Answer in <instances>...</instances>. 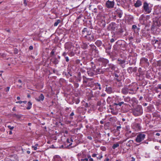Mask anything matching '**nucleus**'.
<instances>
[{
  "label": "nucleus",
  "instance_id": "nucleus-27",
  "mask_svg": "<svg viewBox=\"0 0 161 161\" xmlns=\"http://www.w3.org/2000/svg\"><path fill=\"white\" fill-rule=\"evenodd\" d=\"M95 44L98 47H100L101 46L103 47H105V43H103L101 40H97L95 42Z\"/></svg>",
  "mask_w": 161,
  "mask_h": 161
},
{
  "label": "nucleus",
  "instance_id": "nucleus-48",
  "mask_svg": "<svg viewBox=\"0 0 161 161\" xmlns=\"http://www.w3.org/2000/svg\"><path fill=\"white\" fill-rule=\"evenodd\" d=\"M32 104V103L30 101L28 102V106L26 108V109L28 110L30 109L31 108Z\"/></svg>",
  "mask_w": 161,
  "mask_h": 161
},
{
  "label": "nucleus",
  "instance_id": "nucleus-43",
  "mask_svg": "<svg viewBox=\"0 0 161 161\" xmlns=\"http://www.w3.org/2000/svg\"><path fill=\"white\" fill-rule=\"evenodd\" d=\"M86 32H88L87 29L86 28H84L82 31V36L83 37H84V36H86L85 34Z\"/></svg>",
  "mask_w": 161,
  "mask_h": 161
},
{
  "label": "nucleus",
  "instance_id": "nucleus-39",
  "mask_svg": "<svg viewBox=\"0 0 161 161\" xmlns=\"http://www.w3.org/2000/svg\"><path fill=\"white\" fill-rule=\"evenodd\" d=\"M144 98L147 102H150L152 100V98L150 97L148 94H146L144 96Z\"/></svg>",
  "mask_w": 161,
  "mask_h": 161
},
{
  "label": "nucleus",
  "instance_id": "nucleus-51",
  "mask_svg": "<svg viewBox=\"0 0 161 161\" xmlns=\"http://www.w3.org/2000/svg\"><path fill=\"white\" fill-rule=\"evenodd\" d=\"M61 22V20L60 19H58L56 21L54 24V26H56L58 25V24L59 23H60Z\"/></svg>",
  "mask_w": 161,
  "mask_h": 161
},
{
  "label": "nucleus",
  "instance_id": "nucleus-40",
  "mask_svg": "<svg viewBox=\"0 0 161 161\" xmlns=\"http://www.w3.org/2000/svg\"><path fill=\"white\" fill-rule=\"evenodd\" d=\"M53 161H62V159L58 155L54 156L53 157Z\"/></svg>",
  "mask_w": 161,
  "mask_h": 161
},
{
  "label": "nucleus",
  "instance_id": "nucleus-56",
  "mask_svg": "<svg viewBox=\"0 0 161 161\" xmlns=\"http://www.w3.org/2000/svg\"><path fill=\"white\" fill-rule=\"evenodd\" d=\"M146 77L148 79H150L151 78V76L149 75V73L148 72H147L146 74Z\"/></svg>",
  "mask_w": 161,
  "mask_h": 161
},
{
  "label": "nucleus",
  "instance_id": "nucleus-9",
  "mask_svg": "<svg viewBox=\"0 0 161 161\" xmlns=\"http://www.w3.org/2000/svg\"><path fill=\"white\" fill-rule=\"evenodd\" d=\"M96 60H97L99 64L101 66L105 67L109 63V60L108 59L103 58H96Z\"/></svg>",
  "mask_w": 161,
  "mask_h": 161
},
{
  "label": "nucleus",
  "instance_id": "nucleus-31",
  "mask_svg": "<svg viewBox=\"0 0 161 161\" xmlns=\"http://www.w3.org/2000/svg\"><path fill=\"white\" fill-rule=\"evenodd\" d=\"M51 61L55 65L58 64L59 62V60L55 57H53L51 59Z\"/></svg>",
  "mask_w": 161,
  "mask_h": 161
},
{
  "label": "nucleus",
  "instance_id": "nucleus-32",
  "mask_svg": "<svg viewBox=\"0 0 161 161\" xmlns=\"http://www.w3.org/2000/svg\"><path fill=\"white\" fill-rule=\"evenodd\" d=\"M106 72L105 69H102L100 68H98L96 69V72L98 74H103Z\"/></svg>",
  "mask_w": 161,
  "mask_h": 161
},
{
  "label": "nucleus",
  "instance_id": "nucleus-3",
  "mask_svg": "<svg viewBox=\"0 0 161 161\" xmlns=\"http://www.w3.org/2000/svg\"><path fill=\"white\" fill-rule=\"evenodd\" d=\"M128 104L125 103L123 101V99L119 97H116L113 103V105L116 107H123V105L126 106Z\"/></svg>",
  "mask_w": 161,
  "mask_h": 161
},
{
  "label": "nucleus",
  "instance_id": "nucleus-15",
  "mask_svg": "<svg viewBox=\"0 0 161 161\" xmlns=\"http://www.w3.org/2000/svg\"><path fill=\"white\" fill-rule=\"evenodd\" d=\"M125 59H122L120 58H118L117 59V63L122 68H124L125 67L126 63Z\"/></svg>",
  "mask_w": 161,
  "mask_h": 161
},
{
  "label": "nucleus",
  "instance_id": "nucleus-1",
  "mask_svg": "<svg viewBox=\"0 0 161 161\" xmlns=\"http://www.w3.org/2000/svg\"><path fill=\"white\" fill-rule=\"evenodd\" d=\"M161 25V19H155L153 21L151 30L156 34H158L160 31V29L158 27Z\"/></svg>",
  "mask_w": 161,
  "mask_h": 161
},
{
  "label": "nucleus",
  "instance_id": "nucleus-2",
  "mask_svg": "<svg viewBox=\"0 0 161 161\" xmlns=\"http://www.w3.org/2000/svg\"><path fill=\"white\" fill-rule=\"evenodd\" d=\"M146 135L143 132H140L136 136L135 141L137 143L148 144V141L147 140L144 141L146 138Z\"/></svg>",
  "mask_w": 161,
  "mask_h": 161
},
{
  "label": "nucleus",
  "instance_id": "nucleus-26",
  "mask_svg": "<svg viewBox=\"0 0 161 161\" xmlns=\"http://www.w3.org/2000/svg\"><path fill=\"white\" fill-rule=\"evenodd\" d=\"M121 49L120 47L116 43L113 47V52L115 53H118Z\"/></svg>",
  "mask_w": 161,
  "mask_h": 161
},
{
  "label": "nucleus",
  "instance_id": "nucleus-41",
  "mask_svg": "<svg viewBox=\"0 0 161 161\" xmlns=\"http://www.w3.org/2000/svg\"><path fill=\"white\" fill-rule=\"evenodd\" d=\"M114 33V35L112 36V38L110 39V42L111 43L114 42V41L117 39V37L115 36V33Z\"/></svg>",
  "mask_w": 161,
  "mask_h": 161
},
{
  "label": "nucleus",
  "instance_id": "nucleus-37",
  "mask_svg": "<svg viewBox=\"0 0 161 161\" xmlns=\"http://www.w3.org/2000/svg\"><path fill=\"white\" fill-rule=\"evenodd\" d=\"M89 44V43L83 42L81 45V47L84 50L86 49Z\"/></svg>",
  "mask_w": 161,
  "mask_h": 161
},
{
  "label": "nucleus",
  "instance_id": "nucleus-21",
  "mask_svg": "<svg viewBox=\"0 0 161 161\" xmlns=\"http://www.w3.org/2000/svg\"><path fill=\"white\" fill-rule=\"evenodd\" d=\"M108 67L105 69L106 71L111 72L113 70H115V67L114 65L112 64H108Z\"/></svg>",
  "mask_w": 161,
  "mask_h": 161
},
{
  "label": "nucleus",
  "instance_id": "nucleus-52",
  "mask_svg": "<svg viewBox=\"0 0 161 161\" xmlns=\"http://www.w3.org/2000/svg\"><path fill=\"white\" fill-rule=\"evenodd\" d=\"M119 144L117 143L116 144H114L113 145V146H112V148L113 149H115L116 147H119Z\"/></svg>",
  "mask_w": 161,
  "mask_h": 161
},
{
  "label": "nucleus",
  "instance_id": "nucleus-34",
  "mask_svg": "<svg viewBox=\"0 0 161 161\" xmlns=\"http://www.w3.org/2000/svg\"><path fill=\"white\" fill-rule=\"evenodd\" d=\"M142 5V2L140 0H137L134 6L136 8L140 7Z\"/></svg>",
  "mask_w": 161,
  "mask_h": 161
},
{
  "label": "nucleus",
  "instance_id": "nucleus-62",
  "mask_svg": "<svg viewBox=\"0 0 161 161\" xmlns=\"http://www.w3.org/2000/svg\"><path fill=\"white\" fill-rule=\"evenodd\" d=\"M137 28V27L136 25H133L132 26V30H135V29H136Z\"/></svg>",
  "mask_w": 161,
  "mask_h": 161
},
{
  "label": "nucleus",
  "instance_id": "nucleus-14",
  "mask_svg": "<svg viewBox=\"0 0 161 161\" xmlns=\"http://www.w3.org/2000/svg\"><path fill=\"white\" fill-rule=\"evenodd\" d=\"M129 62L130 65L135 64L136 62V57L135 56H129L128 57Z\"/></svg>",
  "mask_w": 161,
  "mask_h": 161
},
{
  "label": "nucleus",
  "instance_id": "nucleus-46",
  "mask_svg": "<svg viewBox=\"0 0 161 161\" xmlns=\"http://www.w3.org/2000/svg\"><path fill=\"white\" fill-rule=\"evenodd\" d=\"M133 143V140H130L126 143V146L129 147H131L132 145V144Z\"/></svg>",
  "mask_w": 161,
  "mask_h": 161
},
{
  "label": "nucleus",
  "instance_id": "nucleus-33",
  "mask_svg": "<svg viewBox=\"0 0 161 161\" xmlns=\"http://www.w3.org/2000/svg\"><path fill=\"white\" fill-rule=\"evenodd\" d=\"M97 62V60H96V59L94 60V62L92 61L90 63V65H91V68L93 70H95L96 69V62Z\"/></svg>",
  "mask_w": 161,
  "mask_h": 161
},
{
  "label": "nucleus",
  "instance_id": "nucleus-7",
  "mask_svg": "<svg viewBox=\"0 0 161 161\" xmlns=\"http://www.w3.org/2000/svg\"><path fill=\"white\" fill-rule=\"evenodd\" d=\"M152 9L151 5H149L145 1L143 3L142 11L145 14H149Z\"/></svg>",
  "mask_w": 161,
  "mask_h": 161
},
{
  "label": "nucleus",
  "instance_id": "nucleus-63",
  "mask_svg": "<svg viewBox=\"0 0 161 161\" xmlns=\"http://www.w3.org/2000/svg\"><path fill=\"white\" fill-rule=\"evenodd\" d=\"M124 31L123 29L122 28H120L119 29V31H118V33H121L123 32Z\"/></svg>",
  "mask_w": 161,
  "mask_h": 161
},
{
  "label": "nucleus",
  "instance_id": "nucleus-60",
  "mask_svg": "<svg viewBox=\"0 0 161 161\" xmlns=\"http://www.w3.org/2000/svg\"><path fill=\"white\" fill-rule=\"evenodd\" d=\"M51 12L55 14H57V13L56 12L55 10L53 8L51 10Z\"/></svg>",
  "mask_w": 161,
  "mask_h": 161
},
{
  "label": "nucleus",
  "instance_id": "nucleus-35",
  "mask_svg": "<svg viewBox=\"0 0 161 161\" xmlns=\"http://www.w3.org/2000/svg\"><path fill=\"white\" fill-rule=\"evenodd\" d=\"M44 97L42 94H41L38 97L36 98L35 99L37 102H40V101H43L44 100Z\"/></svg>",
  "mask_w": 161,
  "mask_h": 161
},
{
  "label": "nucleus",
  "instance_id": "nucleus-64",
  "mask_svg": "<svg viewBox=\"0 0 161 161\" xmlns=\"http://www.w3.org/2000/svg\"><path fill=\"white\" fill-rule=\"evenodd\" d=\"M157 66H161V61H158L157 62Z\"/></svg>",
  "mask_w": 161,
  "mask_h": 161
},
{
  "label": "nucleus",
  "instance_id": "nucleus-28",
  "mask_svg": "<svg viewBox=\"0 0 161 161\" xmlns=\"http://www.w3.org/2000/svg\"><path fill=\"white\" fill-rule=\"evenodd\" d=\"M121 92L124 95L127 94L128 93H129V91L127 87V86H125L123 88L121 89Z\"/></svg>",
  "mask_w": 161,
  "mask_h": 161
},
{
  "label": "nucleus",
  "instance_id": "nucleus-25",
  "mask_svg": "<svg viewBox=\"0 0 161 161\" xmlns=\"http://www.w3.org/2000/svg\"><path fill=\"white\" fill-rule=\"evenodd\" d=\"M100 95V92L99 91H96L94 93V94H92V97H94L95 100H98V97Z\"/></svg>",
  "mask_w": 161,
  "mask_h": 161
},
{
  "label": "nucleus",
  "instance_id": "nucleus-53",
  "mask_svg": "<svg viewBox=\"0 0 161 161\" xmlns=\"http://www.w3.org/2000/svg\"><path fill=\"white\" fill-rule=\"evenodd\" d=\"M152 108V106L151 105H150L149 106H148L147 107V110L148 112L151 111Z\"/></svg>",
  "mask_w": 161,
  "mask_h": 161
},
{
  "label": "nucleus",
  "instance_id": "nucleus-57",
  "mask_svg": "<svg viewBox=\"0 0 161 161\" xmlns=\"http://www.w3.org/2000/svg\"><path fill=\"white\" fill-rule=\"evenodd\" d=\"M113 85H118V83L119 82L117 81H113Z\"/></svg>",
  "mask_w": 161,
  "mask_h": 161
},
{
  "label": "nucleus",
  "instance_id": "nucleus-29",
  "mask_svg": "<svg viewBox=\"0 0 161 161\" xmlns=\"http://www.w3.org/2000/svg\"><path fill=\"white\" fill-rule=\"evenodd\" d=\"M152 43L153 44H158V48H161V46H160V43H159V41H158V38L157 39H155L154 37V39L152 40Z\"/></svg>",
  "mask_w": 161,
  "mask_h": 161
},
{
  "label": "nucleus",
  "instance_id": "nucleus-18",
  "mask_svg": "<svg viewBox=\"0 0 161 161\" xmlns=\"http://www.w3.org/2000/svg\"><path fill=\"white\" fill-rule=\"evenodd\" d=\"M105 91L108 94H111L114 93L115 92V90L114 87L112 86H107L105 88Z\"/></svg>",
  "mask_w": 161,
  "mask_h": 161
},
{
  "label": "nucleus",
  "instance_id": "nucleus-12",
  "mask_svg": "<svg viewBox=\"0 0 161 161\" xmlns=\"http://www.w3.org/2000/svg\"><path fill=\"white\" fill-rule=\"evenodd\" d=\"M118 26V25L115 22H111L108 26L107 30L108 31H114L116 29Z\"/></svg>",
  "mask_w": 161,
  "mask_h": 161
},
{
  "label": "nucleus",
  "instance_id": "nucleus-16",
  "mask_svg": "<svg viewBox=\"0 0 161 161\" xmlns=\"http://www.w3.org/2000/svg\"><path fill=\"white\" fill-rule=\"evenodd\" d=\"M84 38L89 42L94 41L95 39L93 34H87L86 36H84Z\"/></svg>",
  "mask_w": 161,
  "mask_h": 161
},
{
  "label": "nucleus",
  "instance_id": "nucleus-13",
  "mask_svg": "<svg viewBox=\"0 0 161 161\" xmlns=\"http://www.w3.org/2000/svg\"><path fill=\"white\" fill-rule=\"evenodd\" d=\"M64 48L65 50H68L69 51L73 50L74 46L71 42H68L65 44Z\"/></svg>",
  "mask_w": 161,
  "mask_h": 161
},
{
  "label": "nucleus",
  "instance_id": "nucleus-55",
  "mask_svg": "<svg viewBox=\"0 0 161 161\" xmlns=\"http://www.w3.org/2000/svg\"><path fill=\"white\" fill-rule=\"evenodd\" d=\"M13 115L14 117H15L18 119H20L21 117V116L20 115L18 114H14Z\"/></svg>",
  "mask_w": 161,
  "mask_h": 161
},
{
  "label": "nucleus",
  "instance_id": "nucleus-58",
  "mask_svg": "<svg viewBox=\"0 0 161 161\" xmlns=\"http://www.w3.org/2000/svg\"><path fill=\"white\" fill-rule=\"evenodd\" d=\"M139 75H138L137 76H138L139 77H141V79H140V80H142L143 78V76L142 75V73H139Z\"/></svg>",
  "mask_w": 161,
  "mask_h": 161
},
{
  "label": "nucleus",
  "instance_id": "nucleus-54",
  "mask_svg": "<svg viewBox=\"0 0 161 161\" xmlns=\"http://www.w3.org/2000/svg\"><path fill=\"white\" fill-rule=\"evenodd\" d=\"M55 50L54 49H53L51 52L50 53V55L51 57H52L54 55Z\"/></svg>",
  "mask_w": 161,
  "mask_h": 161
},
{
  "label": "nucleus",
  "instance_id": "nucleus-23",
  "mask_svg": "<svg viewBox=\"0 0 161 161\" xmlns=\"http://www.w3.org/2000/svg\"><path fill=\"white\" fill-rule=\"evenodd\" d=\"M137 70V67H129L127 68V71L129 74H132L133 72L136 73Z\"/></svg>",
  "mask_w": 161,
  "mask_h": 161
},
{
  "label": "nucleus",
  "instance_id": "nucleus-42",
  "mask_svg": "<svg viewBox=\"0 0 161 161\" xmlns=\"http://www.w3.org/2000/svg\"><path fill=\"white\" fill-rule=\"evenodd\" d=\"M93 71H95V70H93L92 69H90L89 70L87 71V73L88 75L90 76H92L94 75V73Z\"/></svg>",
  "mask_w": 161,
  "mask_h": 161
},
{
  "label": "nucleus",
  "instance_id": "nucleus-24",
  "mask_svg": "<svg viewBox=\"0 0 161 161\" xmlns=\"http://www.w3.org/2000/svg\"><path fill=\"white\" fill-rule=\"evenodd\" d=\"M114 14L119 18H121L123 14V12L120 8H118L115 11Z\"/></svg>",
  "mask_w": 161,
  "mask_h": 161
},
{
  "label": "nucleus",
  "instance_id": "nucleus-22",
  "mask_svg": "<svg viewBox=\"0 0 161 161\" xmlns=\"http://www.w3.org/2000/svg\"><path fill=\"white\" fill-rule=\"evenodd\" d=\"M112 45L110 43H108L107 46L106 45L105 43V47H103L105 49V52L108 55L110 54V50L111 48Z\"/></svg>",
  "mask_w": 161,
  "mask_h": 161
},
{
  "label": "nucleus",
  "instance_id": "nucleus-50",
  "mask_svg": "<svg viewBox=\"0 0 161 161\" xmlns=\"http://www.w3.org/2000/svg\"><path fill=\"white\" fill-rule=\"evenodd\" d=\"M75 63L76 64H80V65H82V64L80 63V60L79 59H76L75 61Z\"/></svg>",
  "mask_w": 161,
  "mask_h": 161
},
{
  "label": "nucleus",
  "instance_id": "nucleus-17",
  "mask_svg": "<svg viewBox=\"0 0 161 161\" xmlns=\"http://www.w3.org/2000/svg\"><path fill=\"white\" fill-rule=\"evenodd\" d=\"M131 127L132 129L134 130L135 131L139 130L141 128L140 124L137 123L136 122H135L132 124Z\"/></svg>",
  "mask_w": 161,
  "mask_h": 161
},
{
  "label": "nucleus",
  "instance_id": "nucleus-59",
  "mask_svg": "<svg viewBox=\"0 0 161 161\" xmlns=\"http://www.w3.org/2000/svg\"><path fill=\"white\" fill-rule=\"evenodd\" d=\"M75 103L76 104H78L80 102L79 99L78 98L76 99L75 100Z\"/></svg>",
  "mask_w": 161,
  "mask_h": 161
},
{
  "label": "nucleus",
  "instance_id": "nucleus-38",
  "mask_svg": "<svg viewBox=\"0 0 161 161\" xmlns=\"http://www.w3.org/2000/svg\"><path fill=\"white\" fill-rule=\"evenodd\" d=\"M131 102H132L131 104H132V105L133 104H136L138 103V100L136 98L133 97L131 99Z\"/></svg>",
  "mask_w": 161,
  "mask_h": 161
},
{
  "label": "nucleus",
  "instance_id": "nucleus-20",
  "mask_svg": "<svg viewBox=\"0 0 161 161\" xmlns=\"http://www.w3.org/2000/svg\"><path fill=\"white\" fill-rule=\"evenodd\" d=\"M116 43L121 48H125L126 47L125 42L123 40H119L116 42Z\"/></svg>",
  "mask_w": 161,
  "mask_h": 161
},
{
  "label": "nucleus",
  "instance_id": "nucleus-47",
  "mask_svg": "<svg viewBox=\"0 0 161 161\" xmlns=\"http://www.w3.org/2000/svg\"><path fill=\"white\" fill-rule=\"evenodd\" d=\"M145 15L143 14L141 15V16L139 18V20L140 21H144L145 19Z\"/></svg>",
  "mask_w": 161,
  "mask_h": 161
},
{
  "label": "nucleus",
  "instance_id": "nucleus-36",
  "mask_svg": "<svg viewBox=\"0 0 161 161\" xmlns=\"http://www.w3.org/2000/svg\"><path fill=\"white\" fill-rule=\"evenodd\" d=\"M123 97L124 98V101L125 102L129 103L130 104L131 103V98L129 96L125 97L123 96Z\"/></svg>",
  "mask_w": 161,
  "mask_h": 161
},
{
  "label": "nucleus",
  "instance_id": "nucleus-19",
  "mask_svg": "<svg viewBox=\"0 0 161 161\" xmlns=\"http://www.w3.org/2000/svg\"><path fill=\"white\" fill-rule=\"evenodd\" d=\"M114 1H110L108 0L105 4L106 7L109 8H111L114 7Z\"/></svg>",
  "mask_w": 161,
  "mask_h": 161
},
{
  "label": "nucleus",
  "instance_id": "nucleus-8",
  "mask_svg": "<svg viewBox=\"0 0 161 161\" xmlns=\"http://www.w3.org/2000/svg\"><path fill=\"white\" fill-rule=\"evenodd\" d=\"M127 87L129 91V94H135L139 87L136 84L132 83L128 86Z\"/></svg>",
  "mask_w": 161,
  "mask_h": 161
},
{
  "label": "nucleus",
  "instance_id": "nucleus-5",
  "mask_svg": "<svg viewBox=\"0 0 161 161\" xmlns=\"http://www.w3.org/2000/svg\"><path fill=\"white\" fill-rule=\"evenodd\" d=\"M113 75L114 76V80L117 81L119 82L118 83V85H113L114 87H120L123 86L121 82L122 80L121 76L120 74L116 73H114L113 74Z\"/></svg>",
  "mask_w": 161,
  "mask_h": 161
},
{
  "label": "nucleus",
  "instance_id": "nucleus-45",
  "mask_svg": "<svg viewBox=\"0 0 161 161\" xmlns=\"http://www.w3.org/2000/svg\"><path fill=\"white\" fill-rule=\"evenodd\" d=\"M14 157V159H12L10 160V161H19V159L18 157L16 155H14L12 156Z\"/></svg>",
  "mask_w": 161,
  "mask_h": 161
},
{
  "label": "nucleus",
  "instance_id": "nucleus-4",
  "mask_svg": "<svg viewBox=\"0 0 161 161\" xmlns=\"http://www.w3.org/2000/svg\"><path fill=\"white\" fill-rule=\"evenodd\" d=\"M131 113L135 116L142 114L143 113L141 105H138L131 109Z\"/></svg>",
  "mask_w": 161,
  "mask_h": 161
},
{
  "label": "nucleus",
  "instance_id": "nucleus-49",
  "mask_svg": "<svg viewBox=\"0 0 161 161\" xmlns=\"http://www.w3.org/2000/svg\"><path fill=\"white\" fill-rule=\"evenodd\" d=\"M70 51V52L68 53V55L70 57H72L74 56L75 53L73 51V50Z\"/></svg>",
  "mask_w": 161,
  "mask_h": 161
},
{
  "label": "nucleus",
  "instance_id": "nucleus-10",
  "mask_svg": "<svg viewBox=\"0 0 161 161\" xmlns=\"http://www.w3.org/2000/svg\"><path fill=\"white\" fill-rule=\"evenodd\" d=\"M89 46L90 47V51L92 54H94L95 57L98 56L99 52L96 47L94 44H91Z\"/></svg>",
  "mask_w": 161,
  "mask_h": 161
},
{
  "label": "nucleus",
  "instance_id": "nucleus-11",
  "mask_svg": "<svg viewBox=\"0 0 161 161\" xmlns=\"http://www.w3.org/2000/svg\"><path fill=\"white\" fill-rule=\"evenodd\" d=\"M149 63L147 58L145 57L142 58L140 59V64L144 68L147 67L149 65Z\"/></svg>",
  "mask_w": 161,
  "mask_h": 161
},
{
  "label": "nucleus",
  "instance_id": "nucleus-6",
  "mask_svg": "<svg viewBox=\"0 0 161 161\" xmlns=\"http://www.w3.org/2000/svg\"><path fill=\"white\" fill-rule=\"evenodd\" d=\"M83 84L91 87H94V81L92 78H87L85 76H83Z\"/></svg>",
  "mask_w": 161,
  "mask_h": 161
},
{
  "label": "nucleus",
  "instance_id": "nucleus-44",
  "mask_svg": "<svg viewBox=\"0 0 161 161\" xmlns=\"http://www.w3.org/2000/svg\"><path fill=\"white\" fill-rule=\"evenodd\" d=\"M81 79V78L80 76V73H79L78 74V76L76 78V81L77 82H80Z\"/></svg>",
  "mask_w": 161,
  "mask_h": 161
},
{
  "label": "nucleus",
  "instance_id": "nucleus-61",
  "mask_svg": "<svg viewBox=\"0 0 161 161\" xmlns=\"http://www.w3.org/2000/svg\"><path fill=\"white\" fill-rule=\"evenodd\" d=\"M7 127L8 128H9V129H10L11 130H13L14 128V126H11L10 125H8L7 126Z\"/></svg>",
  "mask_w": 161,
  "mask_h": 161
},
{
  "label": "nucleus",
  "instance_id": "nucleus-30",
  "mask_svg": "<svg viewBox=\"0 0 161 161\" xmlns=\"http://www.w3.org/2000/svg\"><path fill=\"white\" fill-rule=\"evenodd\" d=\"M93 87L94 90L98 89L99 90H101L102 89L100 84L98 82L94 83V87Z\"/></svg>",
  "mask_w": 161,
  "mask_h": 161
}]
</instances>
